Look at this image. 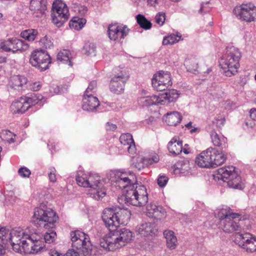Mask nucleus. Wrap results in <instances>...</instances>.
Listing matches in <instances>:
<instances>
[{
  "label": "nucleus",
  "instance_id": "8fccbe9b",
  "mask_svg": "<svg viewBox=\"0 0 256 256\" xmlns=\"http://www.w3.org/2000/svg\"><path fill=\"white\" fill-rule=\"evenodd\" d=\"M165 14L162 12H158L155 16V20L156 24L160 26H162L166 20Z\"/></svg>",
  "mask_w": 256,
  "mask_h": 256
},
{
  "label": "nucleus",
  "instance_id": "473e14b6",
  "mask_svg": "<svg viewBox=\"0 0 256 256\" xmlns=\"http://www.w3.org/2000/svg\"><path fill=\"white\" fill-rule=\"evenodd\" d=\"M215 150L216 152L214 154L213 152H211L212 154V167H216L222 164L226 161L227 158L226 154L223 150L220 152L216 148Z\"/></svg>",
  "mask_w": 256,
  "mask_h": 256
},
{
  "label": "nucleus",
  "instance_id": "c9c22d12",
  "mask_svg": "<svg viewBox=\"0 0 256 256\" xmlns=\"http://www.w3.org/2000/svg\"><path fill=\"white\" fill-rule=\"evenodd\" d=\"M138 102L142 106L160 104L158 96L157 95L142 97L138 100Z\"/></svg>",
  "mask_w": 256,
  "mask_h": 256
},
{
  "label": "nucleus",
  "instance_id": "5701e85b",
  "mask_svg": "<svg viewBox=\"0 0 256 256\" xmlns=\"http://www.w3.org/2000/svg\"><path fill=\"white\" fill-rule=\"evenodd\" d=\"M14 232H16V230H12L10 231L5 228L0 229V247L7 248L8 243L12 246L13 238L14 235L13 234Z\"/></svg>",
  "mask_w": 256,
  "mask_h": 256
},
{
  "label": "nucleus",
  "instance_id": "f8f14e48",
  "mask_svg": "<svg viewBox=\"0 0 256 256\" xmlns=\"http://www.w3.org/2000/svg\"><path fill=\"white\" fill-rule=\"evenodd\" d=\"M234 241L247 252L256 251V237L249 232H236L234 235Z\"/></svg>",
  "mask_w": 256,
  "mask_h": 256
},
{
  "label": "nucleus",
  "instance_id": "680f3d73",
  "mask_svg": "<svg viewBox=\"0 0 256 256\" xmlns=\"http://www.w3.org/2000/svg\"><path fill=\"white\" fill-rule=\"evenodd\" d=\"M250 118L256 120V109L252 108L250 110Z\"/></svg>",
  "mask_w": 256,
  "mask_h": 256
},
{
  "label": "nucleus",
  "instance_id": "37998d69",
  "mask_svg": "<svg viewBox=\"0 0 256 256\" xmlns=\"http://www.w3.org/2000/svg\"><path fill=\"white\" fill-rule=\"evenodd\" d=\"M138 24L141 28L144 30H149L152 27L151 22L148 21L145 16L142 14H138L136 16Z\"/></svg>",
  "mask_w": 256,
  "mask_h": 256
},
{
  "label": "nucleus",
  "instance_id": "a878e982",
  "mask_svg": "<svg viewBox=\"0 0 256 256\" xmlns=\"http://www.w3.org/2000/svg\"><path fill=\"white\" fill-rule=\"evenodd\" d=\"M165 214L164 209L156 204H150L146 206V214L148 216L155 219H161Z\"/></svg>",
  "mask_w": 256,
  "mask_h": 256
},
{
  "label": "nucleus",
  "instance_id": "2f4dec72",
  "mask_svg": "<svg viewBox=\"0 0 256 256\" xmlns=\"http://www.w3.org/2000/svg\"><path fill=\"white\" fill-rule=\"evenodd\" d=\"M27 82V78L22 76H14L10 80V86L15 90H22Z\"/></svg>",
  "mask_w": 256,
  "mask_h": 256
},
{
  "label": "nucleus",
  "instance_id": "9b49d317",
  "mask_svg": "<svg viewBox=\"0 0 256 256\" xmlns=\"http://www.w3.org/2000/svg\"><path fill=\"white\" fill-rule=\"evenodd\" d=\"M115 180L116 186L124 190H137L139 186H144L136 182V178L134 174L129 172H118L116 174Z\"/></svg>",
  "mask_w": 256,
  "mask_h": 256
},
{
  "label": "nucleus",
  "instance_id": "20e7f679",
  "mask_svg": "<svg viewBox=\"0 0 256 256\" xmlns=\"http://www.w3.org/2000/svg\"><path fill=\"white\" fill-rule=\"evenodd\" d=\"M240 57L241 53L238 48L234 46L226 47L225 54L220 60L222 72L226 76L230 77L237 73Z\"/></svg>",
  "mask_w": 256,
  "mask_h": 256
},
{
  "label": "nucleus",
  "instance_id": "0e129e2a",
  "mask_svg": "<svg viewBox=\"0 0 256 256\" xmlns=\"http://www.w3.org/2000/svg\"><path fill=\"white\" fill-rule=\"evenodd\" d=\"M158 0H148V2L152 6H154L156 4L158 3Z\"/></svg>",
  "mask_w": 256,
  "mask_h": 256
},
{
  "label": "nucleus",
  "instance_id": "4d7b16f0",
  "mask_svg": "<svg viewBox=\"0 0 256 256\" xmlns=\"http://www.w3.org/2000/svg\"><path fill=\"white\" fill-rule=\"evenodd\" d=\"M117 126L116 124L110 122H107L106 124V130L110 131H114L116 130Z\"/></svg>",
  "mask_w": 256,
  "mask_h": 256
},
{
  "label": "nucleus",
  "instance_id": "4be33fe9",
  "mask_svg": "<svg viewBox=\"0 0 256 256\" xmlns=\"http://www.w3.org/2000/svg\"><path fill=\"white\" fill-rule=\"evenodd\" d=\"M100 104V102L96 96L84 94L82 103V108L84 110L94 112Z\"/></svg>",
  "mask_w": 256,
  "mask_h": 256
},
{
  "label": "nucleus",
  "instance_id": "338daca9",
  "mask_svg": "<svg viewBox=\"0 0 256 256\" xmlns=\"http://www.w3.org/2000/svg\"><path fill=\"white\" fill-rule=\"evenodd\" d=\"M6 58L5 57H0V64L6 62Z\"/></svg>",
  "mask_w": 256,
  "mask_h": 256
},
{
  "label": "nucleus",
  "instance_id": "13d9d810",
  "mask_svg": "<svg viewBox=\"0 0 256 256\" xmlns=\"http://www.w3.org/2000/svg\"><path fill=\"white\" fill-rule=\"evenodd\" d=\"M134 167L138 169V170H141L146 167V165L142 162V158L135 164Z\"/></svg>",
  "mask_w": 256,
  "mask_h": 256
},
{
  "label": "nucleus",
  "instance_id": "58836bf2",
  "mask_svg": "<svg viewBox=\"0 0 256 256\" xmlns=\"http://www.w3.org/2000/svg\"><path fill=\"white\" fill-rule=\"evenodd\" d=\"M184 65L188 71L194 72L198 68V60L196 57L188 58L185 60Z\"/></svg>",
  "mask_w": 256,
  "mask_h": 256
},
{
  "label": "nucleus",
  "instance_id": "39448f33",
  "mask_svg": "<svg viewBox=\"0 0 256 256\" xmlns=\"http://www.w3.org/2000/svg\"><path fill=\"white\" fill-rule=\"evenodd\" d=\"M72 247L78 252L74 250H69L64 256H90L92 250V244L90 242L89 236L80 230H76L70 232Z\"/></svg>",
  "mask_w": 256,
  "mask_h": 256
},
{
  "label": "nucleus",
  "instance_id": "5fc2aeb1",
  "mask_svg": "<svg viewBox=\"0 0 256 256\" xmlns=\"http://www.w3.org/2000/svg\"><path fill=\"white\" fill-rule=\"evenodd\" d=\"M56 170L54 168H50V172L48 173V177L50 180L53 182H54L56 180V176L55 174Z\"/></svg>",
  "mask_w": 256,
  "mask_h": 256
},
{
  "label": "nucleus",
  "instance_id": "3c124183",
  "mask_svg": "<svg viewBox=\"0 0 256 256\" xmlns=\"http://www.w3.org/2000/svg\"><path fill=\"white\" fill-rule=\"evenodd\" d=\"M18 174L22 178H28L31 172L28 168L22 167L18 170Z\"/></svg>",
  "mask_w": 256,
  "mask_h": 256
},
{
  "label": "nucleus",
  "instance_id": "aec40b11",
  "mask_svg": "<svg viewBox=\"0 0 256 256\" xmlns=\"http://www.w3.org/2000/svg\"><path fill=\"white\" fill-rule=\"evenodd\" d=\"M216 152L215 148H210L202 152L196 159V163L201 168H209L212 167V154Z\"/></svg>",
  "mask_w": 256,
  "mask_h": 256
},
{
  "label": "nucleus",
  "instance_id": "6e6552de",
  "mask_svg": "<svg viewBox=\"0 0 256 256\" xmlns=\"http://www.w3.org/2000/svg\"><path fill=\"white\" fill-rule=\"evenodd\" d=\"M220 220V226L225 232L231 233L241 229L239 221L240 216L226 209L221 210L218 214Z\"/></svg>",
  "mask_w": 256,
  "mask_h": 256
},
{
  "label": "nucleus",
  "instance_id": "9d476101",
  "mask_svg": "<svg viewBox=\"0 0 256 256\" xmlns=\"http://www.w3.org/2000/svg\"><path fill=\"white\" fill-rule=\"evenodd\" d=\"M52 22L58 28L62 26L69 18V12L66 4L62 0L54 2L52 8Z\"/></svg>",
  "mask_w": 256,
  "mask_h": 256
},
{
  "label": "nucleus",
  "instance_id": "c85d7f7f",
  "mask_svg": "<svg viewBox=\"0 0 256 256\" xmlns=\"http://www.w3.org/2000/svg\"><path fill=\"white\" fill-rule=\"evenodd\" d=\"M26 100L23 97L13 102L10 108L14 114H23L29 108V105L26 104Z\"/></svg>",
  "mask_w": 256,
  "mask_h": 256
},
{
  "label": "nucleus",
  "instance_id": "dca6fc26",
  "mask_svg": "<svg viewBox=\"0 0 256 256\" xmlns=\"http://www.w3.org/2000/svg\"><path fill=\"white\" fill-rule=\"evenodd\" d=\"M29 45L24 41L12 38L0 42V48L5 52H12L14 54L18 51L23 52L28 50Z\"/></svg>",
  "mask_w": 256,
  "mask_h": 256
},
{
  "label": "nucleus",
  "instance_id": "e433bc0d",
  "mask_svg": "<svg viewBox=\"0 0 256 256\" xmlns=\"http://www.w3.org/2000/svg\"><path fill=\"white\" fill-rule=\"evenodd\" d=\"M164 235L168 247L170 249L176 248L177 244V238L172 230H166L164 232Z\"/></svg>",
  "mask_w": 256,
  "mask_h": 256
},
{
  "label": "nucleus",
  "instance_id": "7c9ffc66",
  "mask_svg": "<svg viewBox=\"0 0 256 256\" xmlns=\"http://www.w3.org/2000/svg\"><path fill=\"white\" fill-rule=\"evenodd\" d=\"M210 138L214 146L221 148L222 150L228 146L227 138L224 136L212 131L210 132Z\"/></svg>",
  "mask_w": 256,
  "mask_h": 256
},
{
  "label": "nucleus",
  "instance_id": "7ed1b4c3",
  "mask_svg": "<svg viewBox=\"0 0 256 256\" xmlns=\"http://www.w3.org/2000/svg\"><path fill=\"white\" fill-rule=\"evenodd\" d=\"M76 181L80 186L90 188L88 194L95 200H98L106 194V190L100 182V177L96 174H78Z\"/></svg>",
  "mask_w": 256,
  "mask_h": 256
},
{
  "label": "nucleus",
  "instance_id": "423d86ee",
  "mask_svg": "<svg viewBox=\"0 0 256 256\" xmlns=\"http://www.w3.org/2000/svg\"><path fill=\"white\" fill-rule=\"evenodd\" d=\"M34 218L36 219L34 220L36 224L46 229L54 228L58 220L56 212L44 204L34 209Z\"/></svg>",
  "mask_w": 256,
  "mask_h": 256
},
{
  "label": "nucleus",
  "instance_id": "49530a36",
  "mask_svg": "<svg viewBox=\"0 0 256 256\" xmlns=\"http://www.w3.org/2000/svg\"><path fill=\"white\" fill-rule=\"evenodd\" d=\"M56 236V234L55 232L50 231L44 234L42 240H44L45 243L50 244L54 241Z\"/></svg>",
  "mask_w": 256,
  "mask_h": 256
},
{
  "label": "nucleus",
  "instance_id": "6e6d98bb",
  "mask_svg": "<svg viewBox=\"0 0 256 256\" xmlns=\"http://www.w3.org/2000/svg\"><path fill=\"white\" fill-rule=\"evenodd\" d=\"M40 42L44 45L46 48H50L52 45L51 41L50 40H48L46 36L41 40Z\"/></svg>",
  "mask_w": 256,
  "mask_h": 256
},
{
  "label": "nucleus",
  "instance_id": "f3484780",
  "mask_svg": "<svg viewBox=\"0 0 256 256\" xmlns=\"http://www.w3.org/2000/svg\"><path fill=\"white\" fill-rule=\"evenodd\" d=\"M128 78V76L124 71L116 72L110 80V90L116 94L121 93L124 90V84Z\"/></svg>",
  "mask_w": 256,
  "mask_h": 256
},
{
  "label": "nucleus",
  "instance_id": "b1692460",
  "mask_svg": "<svg viewBox=\"0 0 256 256\" xmlns=\"http://www.w3.org/2000/svg\"><path fill=\"white\" fill-rule=\"evenodd\" d=\"M160 104H166L175 102L179 96V94L176 90H170L164 93L158 95Z\"/></svg>",
  "mask_w": 256,
  "mask_h": 256
},
{
  "label": "nucleus",
  "instance_id": "4468645a",
  "mask_svg": "<svg viewBox=\"0 0 256 256\" xmlns=\"http://www.w3.org/2000/svg\"><path fill=\"white\" fill-rule=\"evenodd\" d=\"M234 13L238 18L246 22L256 20V6L252 4L236 6L234 10Z\"/></svg>",
  "mask_w": 256,
  "mask_h": 256
},
{
  "label": "nucleus",
  "instance_id": "79ce46f5",
  "mask_svg": "<svg viewBox=\"0 0 256 256\" xmlns=\"http://www.w3.org/2000/svg\"><path fill=\"white\" fill-rule=\"evenodd\" d=\"M24 99L26 100V104L29 105V108L34 105L37 104L40 100H41L43 96L40 94L37 95L35 94H32L30 96L23 97Z\"/></svg>",
  "mask_w": 256,
  "mask_h": 256
},
{
  "label": "nucleus",
  "instance_id": "a18cd8bd",
  "mask_svg": "<svg viewBox=\"0 0 256 256\" xmlns=\"http://www.w3.org/2000/svg\"><path fill=\"white\" fill-rule=\"evenodd\" d=\"M181 36L176 35L174 34H172L168 36H166L162 41V44L164 45L173 44H174L178 42Z\"/></svg>",
  "mask_w": 256,
  "mask_h": 256
},
{
  "label": "nucleus",
  "instance_id": "bf43d9fd",
  "mask_svg": "<svg viewBox=\"0 0 256 256\" xmlns=\"http://www.w3.org/2000/svg\"><path fill=\"white\" fill-rule=\"evenodd\" d=\"M216 126L221 128L224 126L225 122V118H220V119L217 118L216 120Z\"/></svg>",
  "mask_w": 256,
  "mask_h": 256
},
{
  "label": "nucleus",
  "instance_id": "774afa93",
  "mask_svg": "<svg viewBox=\"0 0 256 256\" xmlns=\"http://www.w3.org/2000/svg\"><path fill=\"white\" fill-rule=\"evenodd\" d=\"M192 122H189L188 124H186V127L188 128H190L192 127Z\"/></svg>",
  "mask_w": 256,
  "mask_h": 256
},
{
  "label": "nucleus",
  "instance_id": "864d4df0",
  "mask_svg": "<svg viewBox=\"0 0 256 256\" xmlns=\"http://www.w3.org/2000/svg\"><path fill=\"white\" fill-rule=\"evenodd\" d=\"M208 4H209L208 2H202L201 4L200 8V10L198 11L200 13H202V12L206 13V12H210V8L208 6Z\"/></svg>",
  "mask_w": 256,
  "mask_h": 256
},
{
  "label": "nucleus",
  "instance_id": "1a4fd4ad",
  "mask_svg": "<svg viewBox=\"0 0 256 256\" xmlns=\"http://www.w3.org/2000/svg\"><path fill=\"white\" fill-rule=\"evenodd\" d=\"M216 174L218 179L226 182L229 188L241 190L244 187L240 176L233 166L220 168L216 170Z\"/></svg>",
  "mask_w": 256,
  "mask_h": 256
},
{
  "label": "nucleus",
  "instance_id": "e2e57ef3",
  "mask_svg": "<svg viewBox=\"0 0 256 256\" xmlns=\"http://www.w3.org/2000/svg\"><path fill=\"white\" fill-rule=\"evenodd\" d=\"M6 248L0 247V256H6Z\"/></svg>",
  "mask_w": 256,
  "mask_h": 256
},
{
  "label": "nucleus",
  "instance_id": "a19ab883",
  "mask_svg": "<svg viewBox=\"0 0 256 256\" xmlns=\"http://www.w3.org/2000/svg\"><path fill=\"white\" fill-rule=\"evenodd\" d=\"M38 34L37 30L28 29L22 32L20 35L22 38L27 40L33 41L35 40Z\"/></svg>",
  "mask_w": 256,
  "mask_h": 256
},
{
  "label": "nucleus",
  "instance_id": "c756f323",
  "mask_svg": "<svg viewBox=\"0 0 256 256\" xmlns=\"http://www.w3.org/2000/svg\"><path fill=\"white\" fill-rule=\"evenodd\" d=\"M178 139V137L173 138L168 144V148L170 152L174 155L179 154L182 150V142Z\"/></svg>",
  "mask_w": 256,
  "mask_h": 256
},
{
  "label": "nucleus",
  "instance_id": "052dcab7",
  "mask_svg": "<svg viewBox=\"0 0 256 256\" xmlns=\"http://www.w3.org/2000/svg\"><path fill=\"white\" fill-rule=\"evenodd\" d=\"M41 88V85L39 84V82H34L30 86V89L33 91H38Z\"/></svg>",
  "mask_w": 256,
  "mask_h": 256
},
{
  "label": "nucleus",
  "instance_id": "bb28decb",
  "mask_svg": "<svg viewBox=\"0 0 256 256\" xmlns=\"http://www.w3.org/2000/svg\"><path fill=\"white\" fill-rule=\"evenodd\" d=\"M120 143L126 146V149L130 154H134L136 152V148L132 136L129 133L122 134L120 138Z\"/></svg>",
  "mask_w": 256,
  "mask_h": 256
},
{
  "label": "nucleus",
  "instance_id": "cd10ccee",
  "mask_svg": "<svg viewBox=\"0 0 256 256\" xmlns=\"http://www.w3.org/2000/svg\"><path fill=\"white\" fill-rule=\"evenodd\" d=\"M156 226L154 223L145 222L140 224L136 228V232L143 236H148L154 234Z\"/></svg>",
  "mask_w": 256,
  "mask_h": 256
},
{
  "label": "nucleus",
  "instance_id": "0eeeda50",
  "mask_svg": "<svg viewBox=\"0 0 256 256\" xmlns=\"http://www.w3.org/2000/svg\"><path fill=\"white\" fill-rule=\"evenodd\" d=\"M123 193L118 198V202L122 206L127 204L141 206L148 202V193L144 186H139L137 190H124Z\"/></svg>",
  "mask_w": 256,
  "mask_h": 256
},
{
  "label": "nucleus",
  "instance_id": "603ef678",
  "mask_svg": "<svg viewBox=\"0 0 256 256\" xmlns=\"http://www.w3.org/2000/svg\"><path fill=\"white\" fill-rule=\"evenodd\" d=\"M168 178L164 175L160 174L157 180L158 185L160 187H164L167 184Z\"/></svg>",
  "mask_w": 256,
  "mask_h": 256
},
{
  "label": "nucleus",
  "instance_id": "6ab92c4d",
  "mask_svg": "<svg viewBox=\"0 0 256 256\" xmlns=\"http://www.w3.org/2000/svg\"><path fill=\"white\" fill-rule=\"evenodd\" d=\"M128 31L126 26H120L114 24L109 26L108 32L110 39L116 41L124 38L128 34Z\"/></svg>",
  "mask_w": 256,
  "mask_h": 256
},
{
  "label": "nucleus",
  "instance_id": "a211bd4d",
  "mask_svg": "<svg viewBox=\"0 0 256 256\" xmlns=\"http://www.w3.org/2000/svg\"><path fill=\"white\" fill-rule=\"evenodd\" d=\"M116 214L114 208H106L102 212V219L106 226L109 230V233L115 231L116 228H118V224L115 222L117 218Z\"/></svg>",
  "mask_w": 256,
  "mask_h": 256
},
{
  "label": "nucleus",
  "instance_id": "c03bdc74",
  "mask_svg": "<svg viewBox=\"0 0 256 256\" xmlns=\"http://www.w3.org/2000/svg\"><path fill=\"white\" fill-rule=\"evenodd\" d=\"M159 160V156L156 154H154L150 157H144L142 158V162H144L146 167H148L154 164L157 163Z\"/></svg>",
  "mask_w": 256,
  "mask_h": 256
},
{
  "label": "nucleus",
  "instance_id": "09e8293b",
  "mask_svg": "<svg viewBox=\"0 0 256 256\" xmlns=\"http://www.w3.org/2000/svg\"><path fill=\"white\" fill-rule=\"evenodd\" d=\"M96 82L94 80L91 82L87 89L85 91L84 94L92 95V93H94L96 91Z\"/></svg>",
  "mask_w": 256,
  "mask_h": 256
},
{
  "label": "nucleus",
  "instance_id": "393cba45",
  "mask_svg": "<svg viewBox=\"0 0 256 256\" xmlns=\"http://www.w3.org/2000/svg\"><path fill=\"white\" fill-rule=\"evenodd\" d=\"M116 220L115 222L118 224V227L120 224L126 225L130 220L131 212L128 209L114 208Z\"/></svg>",
  "mask_w": 256,
  "mask_h": 256
},
{
  "label": "nucleus",
  "instance_id": "72a5a7b5",
  "mask_svg": "<svg viewBox=\"0 0 256 256\" xmlns=\"http://www.w3.org/2000/svg\"><path fill=\"white\" fill-rule=\"evenodd\" d=\"M182 116L178 112H172L167 113L165 121L169 126H176L180 122Z\"/></svg>",
  "mask_w": 256,
  "mask_h": 256
},
{
  "label": "nucleus",
  "instance_id": "ea45409f",
  "mask_svg": "<svg viewBox=\"0 0 256 256\" xmlns=\"http://www.w3.org/2000/svg\"><path fill=\"white\" fill-rule=\"evenodd\" d=\"M70 53L68 50H64L58 53L57 55V60L64 64L68 62V65L72 66V64L70 60Z\"/></svg>",
  "mask_w": 256,
  "mask_h": 256
},
{
  "label": "nucleus",
  "instance_id": "f03ea898",
  "mask_svg": "<svg viewBox=\"0 0 256 256\" xmlns=\"http://www.w3.org/2000/svg\"><path fill=\"white\" fill-rule=\"evenodd\" d=\"M133 237L132 232L126 228H118L108 233L100 240V246L108 251L120 248L130 242Z\"/></svg>",
  "mask_w": 256,
  "mask_h": 256
},
{
  "label": "nucleus",
  "instance_id": "412c9836",
  "mask_svg": "<svg viewBox=\"0 0 256 256\" xmlns=\"http://www.w3.org/2000/svg\"><path fill=\"white\" fill-rule=\"evenodd\" d=\"M47 4V0H31L30 8L34 12V16L40 17L45 14Z\"/></svg>",
  "mask_w": 256,
  "mask_h": 256
},
{
  "label": "nucleus",
  "instance_id": "de8ad7c7",
  "mask_svg": "<svg viewBox=\"0 0 256 256\" xmlns=\"http://www.w3.org/2000/svg\"><path fill=\"white\" fill-rule=\"evenodd\" d=\"M96 46L93 44H86L84 46V50L86 54L88 56L96 55Z\"/></svg>",
  "mask_w": 256,
  "mask_h": 256
},
{
  "label": "nucleus",
  "instance_id": "f704fd0d",
  "mask_svg": "<svg viewBox=\"0 0 256 256\" xmlns=\"http://www.w3.org/2000/svg\"><path fill=\"white\" fill-rule=\"evenodd\" d=\"M175 166L176 167L174 170V172L186 174L190 170V164L188 160H184L178 161Z\"/></svg>",
  "mask_w": 256,
  "mask_h": 256
},
{
  "label": "nucleus",
  "instance_id": "2eb2a0df",
  "mask_svg": "<svg viewBox=\"0 0 256 256\" xmlns=\"http://www.w3.org/2000/svg\"><path fill=\"white\" fill-rule=\"evenodd\" d=\"M152 82V86L157 91L164 90L172 84L170 74L168 72L160 71L154 74Z\"/></svg>",
  "mask_w": 256,
  "mask_h": 256
},
{
  "label": "nucleus",
  "instance_id": "ddd939ff",
  "mask_svg": "<svg viewBox=\"0 0 256 256\" xmlns=\"http://www.w3.org/2000/svg\"><path fill=\"white\" fill-rule=\"evenodd\" d=\"M30 63L32 66L42 71L48 68L50 62V58L48 53L44 50H36L32 52L30 56Z\"/></svg>",
  "mask_w": 256,
  "mask_h": 256
},
{
  "label": "nucleus",
  "instance_id": "69168bd1",
  "mask_svg": "<svg viewBox=\"0 0 256 256\" xmlns=\"http://www.w3.org/2000/svg\"><path fill=\"white\" fill-rule=\"evenodd\" d=\"M81 8H82V10H82V14H85L87 12L86 8L84 7V6H82V7H81Z\"/></svg>",
  "mask_w": 256,
  "mask_h": 256
},
{
  "label": "nucleus",
  "instance_id": "4c0bfd02",
  "mask_svg": "<svg viewBox=\"0 0 256 256\" xmlns=\"http://www.w3.org/2000/svg\"><path fill=\"white\" fill-rule=\"evenodd\" d=\"M86 23V20L83 18L79 17L73 18L69 22V26L70 28L76 30H80Z\"/></svg>",
  "mask_w": 256,
  "mask_h": 256
},
{
  "label": "nucleus",
  "instance_id": "f257e3e1",
  "mask_svg": "<svg viewBox=\"0 0 256 256\" xmlns=\"http://www.w3.org/2000/svg\"><path fill=\"white\" fill-rule=\"evenodd\" d=\"M12 248L17 252H26L36 254L46 250L42 238L37 234L29 235L22 230H16L13 233Z\"/></svg>",
  "mask_w": 256,
  "mask_h": 256
}]
</instances>
